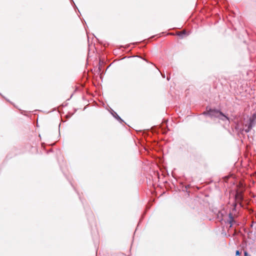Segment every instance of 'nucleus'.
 <instances>
[{"label": "nucleus", "instance_id": "nucleus-1", "mask_svg": "<svg viewBox=\"0 0 256 256\" xmlns=\"http://www.w3.org/2000/svg\"><path fill=\"white\" fill-rule=\"evenodd\" d=\"M207 114L210 116H214L220 118L223 120H228V118L224 116L222 112L215 110H208Z\"/></svg>", "mask_w": 256, "mask_h": 256}, {"label": "nucleus", "instance_id": "nucleus-2", "mask_svg": "<svg viewBox=\"0 0 256 256\" xmlns=\"http://www.w3.org/2000/svg\"><path fill=\"white\" fill-rule=\"evenodd\" d=\"M186 34V31L185 30H183L182 32H178L177 33V34L180 36H181L182 38L183 36V35L184 34Z\"/></svg>", "mask_w": 256, "mask_h": 256}, {"label": "nucleus", "instance_id": "nucleus-3", "mask_svg": "<svg viewBox=\"0 0 256 256\" xmlns=\"http://www.w3.org/2000/svg\"><path fill=\"white\" fill-rule=\"evenodd\" d=\"M8 101L10 102H11L10 98H9V96H3Z\"/></svg>", "mask_w": 256, "mask_h": 256}, {"label": "nucleus", "instance_id": "nucleus-4", "mask_svg": "<svg viewBox=\"0 0 256 256\" xmlns=\"http://www.w3.org/2000/svg\"><path fill=\"white\" fill-rule=\"evenodd\" d=\"M240 254V252H239L238 250H237V251L236 252V255H237V256H239Z\"/></svg>", "mask_w": 256, "mask_h": 256}, {"label": "nucleus", "instance_id": "nucleus-5", "mask_svg": "<svg viewBox=\"0 0 256 256\" xmlns=\"http://www.w3.org/2000/svg\"><path fill=\"white\" fill-rule=\"evenodd\" d=\"M248 256V254L246 252H244V256Z\"/></svg>", "mask_w": 256, "mask_h": 256}, {"label": "nucleus", "instance_id": "nucleus-6", "mask_svg": "<svg viewBox=\"0 0 256 256\" xmlns=\"http://www.w3.org/2000/svg\"><path fill=\"white\" fill-rule=\"evenodd\" d=\"M236 196H237V197H240V196H240V194H237V195H236Z\"/></svg>", "mask_w": 256, "mask_h": 256}]
</instances>
